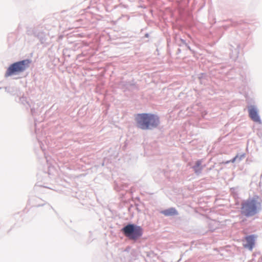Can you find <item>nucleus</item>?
<instances>
[{
    "label": "nucleus",
    "instance_id": "obj_7",
    "mask_svg": "<svg viewBox=\"0 0 262 262\" xmlns=\"http://www.w3.org/2000/svg\"><path fill=\"white\" fill-rule=\"evenodd\" d=\"M161 213L165 216H172L178 214V211L174 208H170L167 209L162 210Z\"/></svg>",
    "mask_w": 262,
    "mask_h": 262
},
{
    "label": "nucleus",
    "instance_id": "obj_5",
    "mask_svg": "<svg viewBox=\"0 0 262 262\" xmlns=\"http://www.w3.org/2000/svg\"><path fill=\"white\" fill-rule=\"evenodd\" d=\"M249 115L250 118L254 122L260 123V117L257 109L253 106L248 107Z\"/></svg>",
    "mask_w": 262,
    "mask_h": 262
},
{
    "label": "nucleus",
    "instance_id": "obj_3",
    "mask_svg": "<svg viewBox=\"0 0 262 262\" xmlns=\"http://www.w3.org/2000/svg\"><path fill=\"white\" fill-rule=\"evenodd\" d=\"M31 62L30 60L25 59L13 63L7 70L5 77H8L24 72L29 68Z\"/></svg>",
    "mask_w": 262,
    "mask_h": 262
},
{
    "label": "nucleus",
    "instance_id": "obj_9",
    "mask_svg": "<svg viewBox=\"0 0 262 262\" xmlns=\"http://www.w3.org/2000/svg\"><path fill=\"white\" fill-rule=\"evenodd\" d=\"M237 156H236V157H235L231 161L232 162H234L237 158Z\"/></svg>",
    "mask_w": 262,
    "mask_h": 262
},
{
    "label": "nucleus",
    "instance_id": "obj_4",
    "mask_svg": "<svg viewBox=\"0 0 262 262\" xmlns=\"http://www.w3.org/2000/svg\"><path fill=\"white\" fill-rule=\"evenodd\" d=\"M124 235L130 239L137 240L143 234V229L140 226L134 224H128L122 229Z\"/></svg>",
    "mask_w": 262,
    "mask_h": 262
},
{
    "label": "nucleus",
    "instance_id": "obj_2",
    "mask_svg": "<svg viewBox=\"0 0 262 262\" xmlns=\"http://www.w3.org/2000/svg\"><path fill=\"white\" fill-rule=\"evenodd\" d=\"M260 204L254 199H250L242 204L241 213L247 216L255 215L258 211Z\"/></svg>",
    "mask_w": 262,
    "mask_h": 262
},
{
    "label": "nucleus",
    "instance_id": "obj_1",
    "mask_svg": "<svg viewBox=\"0 0 262 262\" xmlns=\"http://www.w3.org/2000/svg\"><path fill=\"white\" fill-rule=\"evenodd\" d=\"M136 120L139 126L142 129L157 127L159 124V117L151 114H138L136 116Z\"/></svg>",
    "mask_w": 262,
    "mask_h": 262
},
{
    "label": "nucleus",
    "instance_id": "obj_8",
    "mask_svg": "<svg viewBox=\"0 0 262 262\" xmlns=\"http://www.w3.org/2000/svg\"><path fill=\"white\" fill-rule=\"evenodd\" d=\"M201 164L202 162L201 161H198L196 162L195 166H193V169L196 173L200 172L201 170Z\"/></svg>",
    "mask_w": 262,
    "mask_h": 262
},
{
    "label": "nucleus",
    "instance_id": "obj_6",
    "mask_svg": "<svg viewBox=\"0 0 262 262\" xmlns=\"http://www.w3.org/2000/svg\"><path fill=\"white\" fill-rule=\"evenodd\" d=\"M255 238V237L253 235L246 236L245 239L247 243L244 245V247L252 250L254 245Z\"/></svg>",
    "mask_w": 262,
    "mask_h": 262
}]
</instances>
